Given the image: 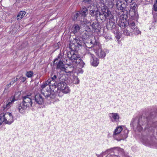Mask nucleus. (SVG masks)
<instances>
[{
    "label": "nucleus",
    "instance_id": "49",
    "mask_svg": "<svg viewBox=\"0 0 157 157\" xmlns=\"http://www.w3.org/2000/svg\"><path fill=\"white\" fill-rule=\"evenodd\" d=\"M90 43H91V44H93V43H92V41H91L90 42Z\"/></svg>",
    "mask_w": 157,
    "mask_h": 157
},
{
    "label": "nucleus",
    "instance_id": "22",
    "mask_svg": "<svg viewBox=\"0 0 157 157\" xmlns=\"http://www.w3.org/2000/svg\"><path fill=\"white\" fill-rule=\"evenodd\" d=\"M128 22V21L127 20L120 18V19L119 20L118 25L121 28H124L126 27L127 25Z\"/></svg>",
    "mask_w": 157,
    "mask_h": 157
},
{
    "label": "nucleus",
    "instance_id": "41",
    "mask_svg": "<svg viewBox=\"0 0 157 157\" xmlns=\"http://www.w3.org/2000/svg\"><path fill=\"white\" fill-rule=\"evenodd\" d=\"M4 113H2L0 114V125L3 122H5L4 117Z\"/></svg>",
    "mask_w": 157,
    "mask_h": 157
},
{
    "label": "nucleus",
    "instance_id": "43",
    "mask_svg": "<svg viewBox=\"0 0 157 157\" xmlns=\"http://www.w3.org/2000/svg\"><path fill=\"white\" fill-rule=\"evenodd\" d=\"M61 58V55L60 53L58 55L57 57L54 60L53 62V63H56V61H59L60 60L59 59Z\"/></svg>",
    "mask_w": 157,
    "mask_h": 157
},
{
    "label": "nucleus",
    "instance_id": "14",
    "mask_svg": "<svg viewBox=\"0 0 157 157\" xmlns=\"http://www.w3.org/2000/svg\"><path fill=\"white\" fill-rule=\"evenodd\" d=\"M3 116L6 124H10L13 121V116L11 113L7 112L4 113Z\"/></svg>",
    "mask_w": 157,
    "mask_h": 157
},
{
    "label": "nucleus",
    "instance_id": "31",
    "mask_svg": "<svg viewBox=\"0 0 157 157\" xmlns=\"http://www.w3.org/2000/svg\"><path fill=\"white\" fill-rule=\"evenodd\" d=\"M25 11H21L19 12L17 17V20H21L25 14Z\"/></svg>",
    "mask_w": 157,
    "mask_h": 157
},
{
    "label": "nucleus",
    "instance_id": "37",
    "mask_svg": "<svg viewBox=\"0 0 157 157\" xmlns=\"http://www.w3.org/2000/svg\"><path fill=\"white\" fill-rule=\"evenodd\" d=\"M112 32L116 34L115 37L116 38L118 39H119L121 38L120 34L119 33V31L118 29H117L116 30H113Z\"/></svg>",
    "mask_w": 157,
    "mask_h": 157
},
{
    "label": "nucleus",
    "instance_id": "50",
    "mask_svg": "<svg viewBox=\"0 0 157 157\" xmlns=\"http://www.w3.org/2000/svg\"><path fill=\"white\" fill-rule=\"evenodd\" d=\"M109 39H110L111 38V37L110 36L109 37V38H108Z\"/></svg>",
    "mask_w": 157,
    "mask_h": 157
},
{
    "label": "nucleus",
    "instance_id": "28",
    "mask_svg": "<svg viewBox=\"0 0 157 157\" xmlns=\"http://www.w3.org/2000/svg\"><path fill=\"white\" fill-rule=\"evenodd\" d=\"M157 11V0H154V4L152 7V14L155 17V12Z\"/></svg>",
    "mask_w": 157,
    "mask_h": 157
},
{
    "label": "nucleus",
    "instance_id": "29",
    "mask_svg": "<svg viewBox=\"0 0 157 157\" xmlns=\"http://www.w3.org/2000/svg\"><path fill=\"white\" fill-rule=\"evenodd\" d=\"M72 19L74 21L80 20L81 19H82L80 15L79 14L78 12L73 14L72 17Z\"/></svg>",
    "mask_w": 157,
    "mask_h": 157
},
{
    "label": "nucleus",
    "instance_id": "1",
    "mask_svg": "<svg viewBox=\"0 0 157 157\" xmlns=\"http://www.w3.org/2000/svg\"><path fill=\"white\" fill-rule=\"evenodd\" d=\"M71 50L68 52L67 56L68 60L71 61L70 63H73L75 65L79 66L80 67H84V63L78 55L77 51L78 47H75L73 44H72L69 47Z\"/></svg>",
    "mask_w": 157,
    "mask_h": 157
},
{
    "label": "nucleus",
    "instance_id": "12",
    "mask_svg": "<svg viewBox=\"0 0 157 157\" xmlns=\"http://www.w3.org/2000/svg\"><path fill=\"white\" fill-rule=\"evenodd\" d=\"M102 13H100L101 16V15H103L105 20L107 19L110 20L111 19L113 18L111 12L108 9H102Z\"/></svg>",
    "mask_w": 157,
    "mask_h": 157
},
{
    "label": "nucleus",
    "instance_id": "51",
    "mask_svg": "<svg viewBox=\"0 0 157 157\" xmlns=\"http://www.w3.org/2000/svg\"><path fill=\"white\" fill-rule=\"evenodd\" d=\"M106 37H107V36H105V38L106 39Z\"/></svg>",
    "mask_w": 157,
    "mask_h": 157
},
{
    "label": "nucleus",
    "instance_id": "20",
    "mask_svg": "<svg viewBox=\"0 0 157 157\" xmlns=\"http://www.w3.org/2000/svg\"><path fill=\"white\" fill-rule=\"evenodd\" d=\"M141 120V118L138 119L137 118H133L132 119L130 123V125L133 127L134 128H136V127L139 124Z\"/></svg>",
    "mask_w": 157,
    "mask_h": 157
},
{
    "label": "nucleus",
    "instance_id": "26",
    "mask_svg": "<svg viewBox=\"0 0 157 157\" xmlns=\"http://www.w3.org/2000/svg\"><path fill=\"white\" fill-rule=\"evenodd\" d=\"M87 9L86 7L82 8L81 10L78 12L79 14L80 15L81 17V19L82 17H85L87 13Z\"/></svg>",
    "mask_w": 157,
    "mask_h": 157
},
{
    "label": "nucleus",
    "instance_id": "32",
    "mask_svg": "<svg viewBox=\"0 0 157 157\" xmlns=\"http://www.w3.org/2000/svg\"><path fill=\"white\" fill-rule=\"evenodd\" d=\"M18 79V78H14L12 79L11 81H10V83L8 84H7L6 85V87L7 88H9L14 83H15L16 82H17Z\"/></svg>",
    "mask_w": 157,
    "mask_h": 157
},
{
    "label": "nucleus",
    "instance_id": "45",
    "mask_svg": "<svg viewBox=\"0 0 157 157\" xmlns=\"http://www.w3.org/2000/svg\"><path fill=\"white\" fill-rule=\"evenodd\" d=\"M20 79L22 82H24L26 79V78L24 77H21L20 78Z\"/></svg>",
    "mask_w": 157,
    "mask_h": 157
},
{
    "label": "nucleus",
    "instance_id": "48",
    "mask_svg": "<svg viewBox=\"0 0 157 157\" xmlns=\"http://www.w3.org/2000/svg\"><path fill=\"white\" fill-rule=\"evenodd\" d=\"M84 34L86 35V37H88L89 36V35L88 34H86V33H85Z\"/></svg>",
    "mask_w": 157,
    "mask_h": 157
},
{
    "label": "nucleus",
    "instance_id": "15",
    "mask_svg": "<svg viewBox=\"0 0 157 157\" xmlns=\"http://www.w3.org/2000/svg\"><path fill=\"white\" fill-rule=\"evenodd\" d=\"M57 92V90H55V89L54 90L53 92L51 93L50 91H49L48 90H46V91L44 93H43V94L45 97L46 98H51L53 99L56 96H58V95L56 94V93Z\"/></svg>",
    "mask_w": 157,
    "mask_h": 157
},
{
    "label": "nucleus",
    "instance_id": "35",
    "mask_svg": "<svg viewBox=\"0 0 157 157\" xmlns=\"http://www.w3.org/2000/svg\"><path fill=\"white\" fill-rule=\"evenodd\" d=\"M63 70H64L65 72L66 73H71L73 72L74 68L68 66V67H67L66 68H65V69H63Z\"/></svg>",
    "mask_w": 157,
    "mask_h": 157
},
{
    "label": "nucleus",
    "instance_id": "33",
    "mask_svg": "<svg viewBox=\"0 0 157 157\" xmlns=\"http://www.w3.org/2000/svg\"><path fill=\"white\" fill-rule=\"evenodd\" d=\"M123 151V149H121L120 148H117V147H113V148H112L110 149H108L106 150V151L108 152H109V153H110V152H114V151Z\"/></svg>",
    "mask_w": 157,
    "mask_h": 157
},
{
    "label": "nucleus",
    "instance_id": "44",
    "mask_svg": "<svg viewBox=\"0 0 157 157\" xmlns=\"http://www.w3.org/2000/svg\"><path fill=\"white\" fill-rule=\"evenodd\" d=\"M85 30L86 32H90L92 31L91 29L88 25H86L85 27Z\"/></svg>",
    "mask_w": 157,
    "mask_h": 157
},
{
    "label": "nucleus",
    "instance_id": "2",
    "mask_svg": "<svg viewBox=\"0 0 157 157\" xmlns=\"http://www.w3.org/2000/svg\"><path fill=\"white\" fill-rule=\"evenodd\" d=\"M65 81V78L63 77L59 78L56 83H54V87L57 88L56 94L59 96H62L63 93L67 94L70 92L69 87L67 86Z\"/></svg>",
    "mask_w": 157,
    "mask_h": 157
},
{
    "label": "nucleus",
    "instance_id": "11",
    "mask_svg": "<svg viewBox=\"0 0 157 157\" xmlns=\"http://www.w3.org/2000/svg\"><path fill=\"white\" fill-rule=\"evenodd\" d=\"M86 55L90 56L91 58L90 63L91 65L94 67L97 66L99 63V59L94 56V55L89 52H86Z\"/></svg>",
    "mask_w": 157,
    "mask_h": 157
},
{
    "label": "nucleus",
    "instance_id": "4",
    "mask_svg": "<svg viewBox=\"0 0 157 157\" xmlns=\"http://www.w3.org/2000/svg\"><path fill=\"white\" fill-rule=\"evenodd\" d=\"M59 78V77H58L55 74H52L51 75V78L50 79H48L44 83L41 85V92L43 94V89L45 88L47 86L49 85V87L51 86V85L52 86H54V83H56V82L57 81V80Z\"/></svg>",
    "mask_w": 157,
    "mask_h": 157
},
{
    "label": "nucleus",
    "instance_id": "16",
    "mask_svg": "<svg viewBox=\"0 0 157 157\" xmlns=\"http://www.w3.org/2000/svg\"><path fill=\"white\" fill-rule=\"evenodd\" d=\"M29 108L22 102L18 103L16 105L17 109L21 113H24L25 110Z\"/></svg>",
    "mask_w": 157,
    "mask_h": 157
},
{
    "label": "nucleus",
    "instance_id": "36",
    "mask_svg": "<svg viewBox=\"0 0 157 157\" xmlns=\"http://www.w3.org/2000/svg\"><path fill=\"white\" fill-rule=\"evenodd\" d=\"M130 31L131 33H132V34H134L135 35H138L140 34L141 33V32L139 30V29L136 27L135 29H130Z\"/></svg>",
    "mask_w": 157,
    "mask_h": 157
},
{
    "label": "nucleus",
    "instance_id": "19",
    "mask_svg": "<svg viewBox=\"0 0 157 157\" xmlns=\"http://www.w3.org/2000/svg\"><path fill=\"white\" fill-rule=\"evenodd\" d=\"M34 101L36 104L39 105H42L44 102V98L41 95L39 94H37L35 95Z\"/></svg>",
    "mask_w": 157,
    "mask_h": 157
},
{
    "label": "nucleus",
    "instance_id": "39",
    "mask_svg": "<svg viewBox=\"0 0 157 157\" xmlns=\"http://www.w3.org/2000/svg\"><path fill=\"white\" fill-rule=\"evenodd\" d=\"M72 82L73 83L76 84L79 83V80L77 76H73Z\"/></svg>",
    "mask_w": 157,
    "mask_h": 157
},
{
    "label": "nucleus",
    "instance_id": "18",
    "mask_svg": "<svg viewBox=\"0 0 157 157\" xmlns=\"http://www.w3.org/2000/svg\"><path fill=\"white\" fill-rule=\"evenodd\" d=\"M109 117L110 120L113 122H117L119 121L120 117L118 113H109Z\"/></svg>",
    "mask_w": 157,
    "mask_h": 157
},
{
    "label": "nucleus",
    "instance_id": "30",
    "mask_svg": "<svg viewBox=\"0 0 157 157\" xmlns=\"http://www.w3.org/2000/svg\"><path fill=\"white\" fill-rule=\"evenodd\" d=\"M122 12H123V13L121 16V18L127 20L128 16V11L125 9V11Z\"/></svg>",
    "mask_w": 157,
    "mask_h": 157
},
{
    "label": "nucleus",
    "instance_id": "7",
    "mask_svg": "<svg viewBox=\"0 0 157 157\" xmlns=\"http://www.w3.org/2000/svg\"><path fill=\"white\" fill-rule=\"evenodd\" d=\"M142 142L143 144L146 146L157 148V140L155 138H152L151 141H149L148 138L144 136L142 137Z\"/></svg>",
    "mask_w": 157,
    "mask_h": 157
},
{
    "label": "nucleus",
    "instance_id": "9",
    "mask_svg": "<svg viewBox=\"0 0 157 157\" xmlns=\"http://www.w3.org/2000/svg\"><path fill=\"white\" fill-rule=\"evenodd\" d=\"M16 100L15 96H11L6 102H4L3 105L4 109L6 110L9 108Z\"/></svg>",
    "mask_w": 157,
    "mask_h": 157
},
{
    "label": "nucleus",
    "instance_id": "47",
    "mask_svg": "<svg viewBox=\"0 0 157 157\" xmlns=\"http://www.w3.org/2000/svg\"><path fill=\"white\" fill-rule=\"evenodd\" d=\"M144 0L146 2H147V4L150 1V0Z\"/></svg>",
    "mask_w": 157,
    "mask_h": 157
},
{
    "label": "nucleus",
    "instance_id": "23",
    "mask_svg": "<svg viewBox=\"0 0 157 157\" xmlns=\"http://www.w3.org/2000/svg\"><path fill=\"white\" fill-rule=\"evenodd\" d=\"M129 131L127 129H125L124 131L121 132V136L122 138L120 139L119 140L117 139V140L120 141L121 140H124L127 138L128 136Z\"/></svg>",
    "mask_w": 157,
    "mask_h": 157
},
{
    "label": "nucleus",
    "instance_id": "42",
    "mask_svg": "<svg viewBox=\"0 0 157 157\" xmlns=\"http://www.w3.org/2000/svg\"><path fill=\"white\" fill-rule=\"evenodd\" d=\"M33 73L32 71H29L27 72L26 74V76L28 78L31 77L33 75Z\"/></svg>",
    "mask_w": 157,
    "mask_h": 157
},
{
    "label": "nucleus",
    "instance_id": "17",
    "mask_svg": "<svg viewBox=\"0 0 157 157\" xmlns=\"http://www.w3.org/2000/svg\"><path fill=\"white\" fill-rule=\"evenodd\" d=\"M106 26L108 30H111L112 32L113 30H116L118 29L116 27L113 18L109 20V22L107 23Z\"/></svg>",
    "mask_w": 157,
    "mask_h": 157
},
{
    "label": "nucleus",
    "instance_id": "5",
    "mask_svg": "<svg viewBox=\"0 0 157 157\" xmlns=\"http://www.w3.org/2000/svg\"><path fill=\"white\" fill-rule=\"evenodd\" d=\"M95 42L94 44L92 45L91 47H94V52L97 56L101 58H104L105 56L106 53L100 47L99 43L96 41Z\"/></svg>",
    "mask_w": 157,
    "mask_h": 157
},
{
    "label": "nucleus",
    "instance_id": "24",
    "mask_svg": "<svg viewBox=\"0 0 157 157\" xmlns=\"http://www.w3.org/2000/svg\"><path fill=\"white\" fill-rule=\"evenodd\" d=\"M90 14L92 16H95L96 17H98L99 15L101 16L100 13L98 9L95 10L94 8H93L92 10H90Z\"/></svg>",
    "mask_w": 157,
    "mask_h": 157
},
{
    "label": "nucleus",
    "instance_id": "6",
    "mask_svg": "<svg viewBox=\"0 0 157 157\" xmlns=\"http://www.w3.org/2000/svg\"><path fill=\"white\" fill-rule=\"evenodd\" d=\"M138 5L135 3H133L130 5L129 14V17L133 19H137L138 15L137 12Z\"/></svg>",
    "mask_w": 157,
    "mask_h": 157
},
{
    "label": "nucleus",
    "instance_id": "38",
    "mask_svg": "<svg viewBox=\"0 0 157 157\" xmlns=\"http://www.w3.org/2000/svg\"><path fill=\"white\" fill-rule=\"evenodd\" d=\"M80 29V27L77 24H75L74 25V29L73 31V33L75 34L78 32Z\"/></svg>",
    "mask_w": 157,
    "mask_h": 157
},
{
    "label": "nucleus",
    "instance_id": "27",
    "mask_svg": "<svg viewBox=\"0 0 157 157\" xmlns=\"http://www.w3.org/2000/svg\"><path fill=\"white\" fill-rule=\"evenodd\" d=\"M91 25L92 29L94 30H99L100 29V26L99 23L97 21L93 22Z\"/></svg>",
    "mask_w": 157,
    "mask_h": 157
},
{
    "label": "nucleus",
    "instance_id": "8",
    "mask_svg": "<svg viewBox=\"0 0 157 157\" xmlns=\"http://www.w3.org/2000/svg\"><path fill=\"white\" fill-rule=\"evenodd\" d=\"M22 102L28 108L32 106L34 97H32L31 94H28L22 97Z\"/></svg>",
    "mask_w": 157,
    "mask_h": 157
},
{
    "label": "nucleus",
    "instance_id": "3",
    "mask_svg": "<svg viewBox=\"0 0 157 157\" xmlns=\"http://www.w3.org/2000/svg\"><path fill=\"white\" fill-rule=\"evenodd\" d=\"M141 120H144V121L141 123L140 121L139 124L136 127V128H137L139 132H140L142 129L141 125H143L146 124V126L145 128H152V129L154 130L155 132L156 133L157 136V121H154L151 119H150L149 117L146 118L144 117H141Z\"/></svg>",
    "mask_w": 157,
    "mask_h": 157
},
{
    "label": "nucleus",
    "instance_id": "40",
    "mask_svg": "<svg viewBox=\"0 0 157 157\" xmlns=\"http://www.w3.org/2000/svg\"><path fill=\"white\" fill-rule=\"evenodd\" d=\"M123 33L127 36H130L132 35V33H131V31H129L127 29H124L123 30Z\"/></svg>",
    "mask_w": 157,
    "mask_h": 157
},
{
    "label": "nucleus",
    "instance_id": "46",
    "mask_svg": "<svg viewBox=\"0 0 157 157\" xmlns=\"http://www.w3.org/2000/svg\"><path fill=\"white\" fill-rule=\"evenodd\" d=\"M83 2H89L91 0H82ZM103 1V2H104V1H103V0H102Z\"/></svg>",
    "mask_w": 157,
    "mask_h": 157
},
{
    "label": "nucleus",
    "instance_id": "25",
    "mask_svg": "<svg viewBox=\"0 0 157 157\" xmlns=\"http://www.w3.org/2000/svg\"><path fill=\"white\" fill-rule=\"evenodd\" d=\"M130 19L128 22V24L129 27L131 28V29H135L136 27L135 23V21L136 19H131L130 17Z\"/></svg>",
    "mask_w": 157,
    "mask_h": 157
},
{
    "label": "nucleus",
    "instance_id": "34",
    "mask_svg": "<svg viewBox=\"0 0 157 157\" xmlns=\"http://www.w3.org/2000/svg\"><path fill=\"white\" fill-rule=\"evenodd\" d=\"M122 130V128L121 126L118 127H117L115 130V131L113 133V136L119 134L120 132H121V131Z\"/></svg>",
    "mask_w": 157,
    "mask_h": 157
},
{
    "label": "nucleus",
    "instance_id": "21",
    "mask_svg": "<svg viewBox=\"0 0 157 157\" xmlns=\"http://www.w3.org/2000/svg\"><path fill=\"white\" fill-rule=\"evenodd\" d=\"M54 65L56 66V68L57 69H60L63 70L65 69L64 65L63 62L61 60H59V61H56V63H53Z\"/></svg>",
    "mask_w": 157,
    "mask_h": 157
},
{
    "label": "nucleus",
    "instance_id": "13",
    "mask_svg": "<svg viewBox=\"0 0 157 157\" xmlns=\"http://www.w3.org/2000/svg\"><path fill=\"white\" fill-rule=\"evenodd\" d=\"M127 6V3L124 1L119 0L116 2V7L117 9L121 11H125Z\"/></svg>",
    "mask_w": 157,
    "mask_h": 157
},
{
    "label": "nucleus",
    "instance_id": "10",
    "mask_svg": "<svg viewBox=\"0 0 157 157\" xmlns=\"http://www.w3.org/2000/svg\"><path fill=\"white\" fill-rule=\"evenodd\" d=\"M74 43H71L69 44V47L72 44L74 45L75 47H78L77 49L79 50V47L82 46L83 43L82 39L81 37L79 36L76 37L73 41Z\"/></svg>",
    "mask_w": 157,
    "mask_h": 157
}]
</instances>
